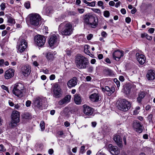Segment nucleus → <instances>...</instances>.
I'll use <instances>...</instances> for the list:
<instances>
[{
	"label": "nucleus",
	"instance_id": "nucleus-1",
	"mask_svg": "<svg viewBox=\"0 0 155 155\" xmlns=\"http://www.w3.org/2000/svg\"><path fill=\"white\" fill-rule=\"evenodd\" d=\"M75 62L77 67L79 69L86 68L89 63L87 58L80 54L76 56Z\"/></svg>",
	"mask_w": 155,
	"mask_h": 155
},
{
	"label": "nucleus",
	"instance_id": "nucleus-2",
	"mask_svg": "<svg viewBox=\"0 0 155 155\" xmlns=\"http://www.w3.org/2000/svg\"><path fill=\"white\" fill-rule=\"evenodd\" d=\"M58 30L63 35H70L73 31V26L71 24L64 22L59 25Z\"/></svg>",
	"mask_w": 155,
	"mask_h": 155
},
{
	"label": "nucleus",
	"instance_id": "nucleus-3",
	"mask_svg": "<svg viewBox=\"0 0 155 155\" xmlns=\"http://www.w3.org/2000/svg\"><path fill=\"white\" fill-rule=\"evenodd\" d=\"M83 19L84 25H87L89 27L94 28L97 25V20L96 21L95 17L90 14L83 16Z\"/></svg>",
	"mask_w": 155,
	"mask_h": 155
},
{
	"label": "nucleus",
	"instance_id": "nucleus-4",
	"mask_svg": "<svg viewBox=\"0 0 155 155\" xmlns=\"http://www.w3.org/2000/svg\"><path fill=\"white\" fill-rule=\"evenodd\" d=\"M30 24L34 26H38L41 20V16L37 13H32L28 15Z\"/></svg>",
	"mask_w": 155,
	"mask_h": 155
},
{
	"label": "nucleus",
	"instance_id": "nucleus-5",
	"mask_svg": "<svg viewBox=\"0 0 155 155\" xmlns=\"http://www.w3.org/2000/svg\"><path fill=\"white\" fill-rule=\"evenodd\" d=\"M117 107L119 110L126 111L130 109L131 107V104L126 99H124L120 101Z\"/></svg>",
	"mask_w": 155,
	"mask_h": 155
},
{
	"label": "nucleus",
	"instance_id": "nucleus-6",
	"mask_svg": "<svg viewBox=\"0 0 155 155\" xmlns=\"http://www.w3.org/2000/svg\"><path fill=\"white\" fill-rule=\"evenodd\" d=\"M27 43L25 39L22 37L19 38L17 42V48L20 53L23 52L26 48Z\"/></svg>",
	"mask_w": 155,
	"mask_h": 155
},
{
	"label": "nucleus",
	"instance_id": "nucleus-7",
	"mask_svg": "<svg viewBox=\"0 0 155 155\" xmlns=\"http://www.w3.org/2000/svg\"><path fill=\"white\" fill-rule=\"evenodd\" d=\"M52 94L53 97L58 98L61 97L62 95V91L60 85L55 83L52 89Z\"/></svg>",
	"mask_w": 155,
	"mask_h": 155
},
{
	"label": "nucleus",
	"instance_id": "nucleus-8",
	"mask_svg": "<svg viewBox=\"0 0 155 155\" xmlns=\"http://www.w3.org/2000/svg\"><path fill=\"white\" fill-rule=\"evenodd\" d=\"M60 41L59 36L58 35H53L49 38L48 43L50 47H56Z\"/></svg>",
	"mask_w": 155,
	"mask_h": 155
},
{
	"label": "nucleus",
	"instance_id": "nucleus-9",
	"mask_svg": "<svg viewBox=\"0 0 155 155\" xmlns=\"http://www.w3.org/2000/svg\"><path fill=\"white\" fill-rule=\"evenodd\" d=\"M34 41L38 46L42 47L45 42L46 39L44 36L38 35L35 37Z\"/></svg>",
	"mask_w": 155,
	"mask_h": 155
},
{
	"label": "nucleus",
	"instance_id": "nucleus-10",
	"mask_svg": "<svg viewBox=\"0 0 155 155\" xmlns=\"http://www.w3.org/2000/svg\"><path fill=\"white\" fill-rule=\"evenodd\" d=\"M12 119L15 123H19L20 121V113L17 110L13 111L12 114Z\"/></svg>",
	"mask_w": 155,
	"mask_h": 155
},
{
	"label": "nucleus",
	"instance_id": "nucleus-11",
	"mask_svg": "<svg viewBox=\"0 0 155 155\" xmlns=\"http://www.w3.org/2000/svg\"><path fill=\"white\" fill-rule=\"evenodd\" d=\"M107 150L112 155H117L120 153L119 150L117 147L113 146L112 144L108 145Z\"/></svg>",
	"mask_w": 155,
	"mask_h": 155
},
{
	"label": "nucleus",
	"instance_id": "nucleus-12",
	"mask_svg": "<svg viewBox=\"0 0 155 155\" xmlns=\"http://www.w3.org/2000/svg\"><path fill=\"white\" fill-rule=\"evenodd\" d=\"M31 72V67L28 65L23 66L21 68V73L25 76H28Z\"/></svg>",
	"mask_w": 155,
	"mask_h": 155
},
{
	"label": "nucleus",
	"instance_id": "nucleus-13",
	"mask_svg": "<svg viewBox=\"0 0 155 155\" xmlns=\"http://www.w3.org/2000/svg\"><path fill=\"white\" fill-rule=\"evenodd\" d=\"M83 112L87 115H91L94 112V109L86 105H84L83 106Z\"/></svg>",
	"mask_w": 155,
	"mask_h": 155
},
{
	"label": "nucleus",
	"instance_id": "nucleus-14",
	"mask_svg": "<svg viewBox=\"0 0 155 155\" xmlns=\"http://www.w3.org/2000/svg\"><path fill=\"white\" fill-rule=\"evenodd\" d=\"M133 127L136 129V131L139 133H141L143 131L142 126L138 121H134L133 122Z\"/></svg>",
	"mask_w": 155,
	"mask_h": 155
},
{
	"label": "nucleus",
	"instance_id": "nucleus-15",
	"mask_svg": "<svg viewBox=\"0 0 155 155\" xmlns=\"http://www.w3.org/2000/svg\"><path fill=\"white\" fill-rule=\"evenodd\" d=\"M136 56L137 60L140 64L143 65L145 63L146 58L143 55L137 53Z\"/></svg>",
	"mask_w": 155,
	"mask_h": 155
},
{
	"label": "nucleus",
	"instance_id": "nucleus-16",
	"mask_svg": "<svg viewBox=\"0 0 155 155\" xmlns=\"http://www.w3.org/2000/svg\"><path fill=\"white\" fill-rule=\"evenodd\" d=\"M123 55L122 51H117L114 52L112 56L114 59L117 61H119L121 57L123 56Z\"/></svg>",
	"mask_w": 155,
	"mask_h": 155
},
{
	"label": "nucleus",
	"instance_id": "nucleus-17",
	"mask_svg": "<svg viewBox=\"0 0 155 155\" xmlns=\"http://www.w3.org/2000/svg\"><path fill=\"white\" fill-rule=\"evenodd\" d=\"M14 70L9 69L5 71V78L6 79H8L12 77L14 75Z\"/></svg>",
	"mask_w": 155,
	"mask_h": 155
},
{
	"label": "nucleus",
	"instance_id": "nucleus-18",
	"mask_svg": "<svg viewBox=\"0 0 155 155\" xmlns=\"http://www.w3.org/2000/svg\"><path fill=\"white\" fill-rule=\"evenodd\" d=\"M77 78L75 77H74L70 80L67 83L68 87L69 88H71L74 87L77 84Z\"/></svg>",
	"mask_w": 155,
	"mask_h": 155
},
{
	"label": "nucleus",
	"instance_id": "nucleus-19",
	"mask_svg": "<svg viewBox=\"0 0 155 155\" xmlns=\"http://www.w3.org/2000/svg\"><path fill=\"white\" fill-rule=\"evenodd\" d=\"M71 98V96L70 95H67L62 100L59 101V104L60 105H62L64 104L69 102Z\"/></svg>",
	"mask_w": 155,
	"mask_h": 155
},
{
	"label": "nucleus",
	"instance_id": "nucleus-20",
	"mask_svg": "<svg viewBox=\"0 0 155 155\" xmlns=\"http://www.w3.org/2000/svg\"><path fill=\"white\" fill-rule=\"evenodd\" d=\"M90 98L91 101L94 102H97L99 101L100 96L98 94L94 93L90 96Z\"/></svg>",
	"mask_w": 155,
	"mask_h": 155
},
{
	"label": "nucleus",
	"instance_id": "nucleus-21",
	"mask_svg": "<svg viewBox=\"0 0 155 155\" xmlns=\"http://www.w3.org/2000/svg\"><path fill=\"white\" fill-rule=\"evenodd\" d=\"M23 91L13 88L12 90V93L15 96L21 98L23 97Z\"/></svg>",
	"mask_w": 155,
	"mask_h": 155
},
{
	"label": "nucleus",
	"instance_id": "nucleus-22",
	"mask_svg": "<svg viewBox=\"0 0 155 155\" xmlns=\"http://www.w3.org/2000/svg\"><path fill=\"white\" fill-rule=\"evenodd\" d=\"M74 101L75 104L79 105L81 104L82 99L80 95L76 94L74 95Z\"/></svg>",
	"mask_w": 155,
	"mask_h": 155
},
{
	"label": "nucleus",
	"instance_id": "nucleus-23",
	"mask_svg": "<svg viewBox=\"0 0 155 155\" xmlns=\"http://www.w3.org/2000/svg\"><path fill=\"white\" fill-rule=\"evenodd\" d=\"M114 140L117 143V144L119 147L122 145V140L120 136L119 135H115L114 137Z\"/></svg>",
	"mask_w": 155,
	"mask_h": 155
},
{
	"label": "nucleus",
	"instance_id": "nucleus-24",
	"mask_svg": "<svg viewBox=\"0 0 155 155\" xmlns=\"http://www.w3.org/2000/svg\"><path fill=\"white\" fill-rule=\"evenodd\" d=\"M147 77L148 80H152L155 78V74L151 70H149L147 74Z\"/></svg>",
	"mask_w": 155,
	"mask_h": 155
},
{
	"label": "nucleus",
	"instance_id": "nucleus-25",
	"mask_svg": "<svg viewBox=\"0 0 155 155\" xmlns=\"http://www.w3.org/2000/svg\"><path fill=\"white\" fill-rule=\"evenodd\" d=\"M105 91L108 92L107 94L108 96L111 95L115 91V88L114 87H112L110 88L108 86H105L104 89Z\"/></svg>",
	"mask_w": 155,
	"mask_h": 155
},
{
	"label": "nucleus",
	"instance_id": "nucleus-26",
	"mask_svg": "<svg viewBox=\"0 0 155 155\" xmlns=\"http://www.w3.org/2000/svg\"><path fill=\"white\" fill-rule=\"evenodd\" d=\"M146 95V94L144 92H140L139 93L138 97L137 98V101L139 103H140L142 99H143Z\"/></svg>",
	"mask_w": 155,
	"mask_h": 155
},
{
	"label": "nucleus",
	"instance_id": "nucleus-27",
	"mask_svg": "<svg viewBox=\"0 0 155 155\" xmlns=\"http://www.w3.org/2000/svg\"><path fill=\"white\" fill-rule=\"evenodd\" d=\"M41 100L40 98H36L35 100L34 104L38 108H40L42 106V103H41Z\"/></svg>",
	"mask_w": 155,
	"mask_h": 155
},
{
	"label": "nucleus",
	"instance_id": "nucleus-28",
	"mask_svg": "<svg viewBox=\"0 0 155 155\" xmlns=\"http://www.w3.org/2000/svg\"><path fill=\"white\" fill-rule=\"evenodd\" d=\"M24 87V86L23 84L18 83L15 84L13 88L23 91Z\"/></svg>",
	"mask_w": 155,
	"mask_h": 155
},
{
	"label": "nucleus",
	"instance_id": "nucleus-29",
	"mask_svg": "<svg viewBox=\"0 0 155 155\" xmlns=\"http://www.w3.org/2000/svg\"><path fill=\"white\" fill-rule=\"evenodd\" d=\"M46 57L47 60L50 61H53L54 59V55L51 52H48L46 54Z\"/></svg>",
	"mask_w": 155,
	"mask_h": 155
},
{
	"label": "nucleus",
	"instance_id": "nucleus-30",
	"mask_svg": "<svg viewBox=\"0 0 155 155\" xmlns=\"http://www.w3.org/2000/svg\"><path fill=\"white\" fill-rule=\"evenodd\" d=\"M104 74L107 75H110L112 73V71L108 68H106L103 70Z\"/></svg>",
	"mask_w": 155,
	"mask_h": 155
},
{
	"label": "nucleus",
	"instance_id": "nucleus-31",
	"mask_svg": "<svg viewBox=\"0 0 155 155\" xmlns=\"http://www.w3.org/2000/svg\"><path fill=\"white\" fill-rule=\"evenodd\" d=\"M90 47L89 46L87 45H85L84 46V52L85 53L89 55H90V54H91L88 50Z\"/></svg>",
	"mask_w": 155,
	"mask_h": 155
},
{
	"label": "nucleus",
	"instance_id": "nucleus-32",
	"mask_svg": "<svg viewBox=\"0 0 155 155\" xmlns=\"http://www.w3.org/2000/svg\"><path fill=\"white\" fill-rule=\"evenodd\" d=\"M141 36L142 38L145 37L147 40H151L152 39V36H149L146 33L141 34Z\"/></svg>",
	"mask_w": 155,
	"mask_h": 155
},
{
	"label": "nucleus",
	"instance_id": "nucleus-33",
	"mask_svg": "<svg viewBox=\"0 0 155 155\" xmlns=\"http://www.w3.org/2000/svg\"><path fill=\"white\" fill-rule=\"evenodd\" d=\"M23 118L25 119H29L31 118L30 114L28 113H24L22 115Z\"/></svg>",
	"mask_w": 155,
	"mask_h": 155
},
{
	"label": "nucleus",
	"instance_id": "nucleus-34",
	"mask_svg": "<svg viewBox=\"0 0 155 155\" xmlns=\"http://www.w3.org/2000/svg\"><path fill=\"white\" fill-rule=\"evenodd\" d=\"M131 87L129 86H126L124 88V93L127 94H130Z\"/></svg>",
	"mask_w": 155,
	"mask_h": 155
},
{
	"label": "nucleus",
	"instance_id": "nucleus-35",
	"mask_svg": "<svg viewBox=\"0 0 155 155\" xmlns=\"http://www.w3.org/2000/svg\"><path fill=\"white\" fill-rule=\"evenodd\" d=\"M45 123L44 121H41L40 123V125L41 130L43 131L45 129Z\"/></svg>",
	"mask_w": 155,
	"mask_h": 155
},
{
	"label": "nucleus",
	"instance_id": "nucleus-36",
	"mask_svg": "<svg viewBox=\"0 0 155 155\" xmlns=\"http://www.w3.org/2000/svg\"><path fill=\"white\" fill-rule=\"evenodd\" d=\"M8 22L11 23L12 24H14L15 23V20L12 18H9L8 19Z\"/></svg>",
	"mask_w": 155,
	"mask_h": 155
},
{
	"label": "nucleus",
	"instance_id": "nucleus-37",
	"mask_svg": "<svg viewBox=\"0 0 155 155\" xmlns=\"http://www.w3.org/2000/svg\"><path fill=\"white\" fill-rule=\"evenodd\" d=\"M104 16L107 18L108 17L110 16V12L108 11H104Z\"/></svg>",
	"mask_w": 155,
	"mask_h": 155
},
{
	"label": "nucleus",
	"instance_id": "nucleus-38",
	"mask_svg": "<svg viewBox=\"0 0 155 155\" xmlns=\"http://www.w3.org/2000/svg\"><path fill=\"white\" fill-rule=\"evenodd\" d=\"M114 81L117 85V87H119L120 86V81L117 78H114Z\"/></svg>",
	"mask_w": 155,
	"mask_h": 155
},
{
	"label": "nucleus",
	"instance_id": "nucleus-39",
	"mask_svg": "<svg viewBox=\"0 0 155 155\" xmlns=\"http://www.w3.org/2000/svg\"><path fill=\"white\" fill-rule=\"evenodd\" d=\"M24 6L27 9L29 8L30 6V2H25L24 4Z\"/></svg>",
	"mask_w": 155,
	"mask_h": 155
},
{
	"label": "nucleus",
	"instance_id": "nucleus-40",
	"mask_svg": "<svg viewBox=\"0 0 155 155\" xmlns=\"http://www.w3.org/2000/svg\"><path fill=\"white\" fill-rule=\"evenodd\" d=\"M153 116V115L152 114H150L148 116L147 118L150 123L153 122V121L152 120Z\"/></svg>",
	"mask_w": 155,
	"mask_h": 155
},
{
	"label": "nucleus",
	"instance_id": "nucleus-41",
	"mask_svg": "<svg viewBox=\"0 0 155 155\" xmlns=\"http://www.w3.org/2000/svg\"><path fill=\"white\" fill-rule=\"evenodd\" d=\"M6 150L4 146L2 144L0 145V151L5 152Z\"/></svg>",
	"mask_w": 155,
	"mask_h": 155
},
{
	"label": "nucleus",
	"instance_id": "nucleus-42",
	"mask_svg": "<svg viewBox=\"0 0 155 155\" xmlns=\"http://www.w3.org/2000/svg\"><path fill=\"white\" fill-rule=\"evenodd\" d=\"M1 9L3 11L4 10L5 8V3H2L0 5Z\"/></svg>",
	"mask_w": 155,
	"mask_h": 155
},
{
	"label": "nucleus",
	"instance_id": "nucleus-43",
	"mask_svg": "<svg viewBox=\"0 0 155 155\" xmlns=\"http://www.w3.org/2000/svg\"><path fill=\"white\" fill-rule=\"evenodd\" d=\"M93 11L97 13L100 14L101 13V11L99 9L97 8H93Z\"/></svg>",
	"mask_w": 155,
	"mask_h": 155
},
{
	"label": "nucleus",
	"instance_id": "nucleus-44",
	"mask_svg": "<svg viewBox=\"0 0 155 155\" xmlns=\"http://www.w3.org/2000/svg\"><path fill=\"white\" fill-rule=\"evenodd\" d=\"M1 87H2V88L6 90V91H7L8 93H9V91H8V88L6 87V86H5V85H2L1 86Z\"/></svg>",
	"mask_w": 155,
	"mask_h": 155
},
{
	"label": "nucleus",
	"instance_id": "nucleus-45",
	"mask_svg": "<svg viewBox=\"0 0 155 155\" xmlns=\"http://www.w3.org/2000/svg\"><path fill=\"white\" fill-rule=\"evenodd\" d=\"M101 35L103 37L105 38L107 35V34L106 33V32L103 31L101 32Z\"/></svg>",
	"mask_w": 155,
	"mask_h": 155
},
{
	"label": "nucleus",
	"instance_id": "nucleus-46",
	"mask_svg": "<svg viewBox=\"0 0 155 155\" xmlns=\"http://www.w3.org/2000/svg\"><path fill=\"white\" fill-rule=\"evenodd\" d=\"M31 102L30 101H27L26 103V106L27 107H29L31 104Z\"/></svg>",
	"mask_w": 155,
	"mask_h": 155
},
{
	"label": "nucleus",
	"instance_id": "nucleus-47",
	"mask_svg": "<svg viewBox=\"0 0 155 155\" xmlns=\"http://www.w3.org/2000/svg\"><path fill=\"white\" fill-rule=\"evenodd\" d=\"M126 22L127 23H129L131 21V18L129 17H127L125 19Z\"/></svg>",
	"mask_w": 155,
	"mask_h": 155
},
{
	"label": "nucleus",
	"instance_id": "nucleus-48",
	"mask_svg": "<svg viewBox=\"0 0 155 155\" xmlns=\"http://www.w3.org/2000/svg\"><path fill=\"white\" fill-rule=\"evenodd\" d=\"M55 75L54 74H51L50 77V80H53L55 79Z\"/></svg>",
	"mask_w": 155,
	"mask_h": 155
},
{
	"label": "nucleus",
	"instance_id": "nucleus-49",
	"mask_svg": "<svg viewBox=\"0 0 155 155\" xmlns=\"http://www.w3.org/2000/svg\"><path fill=\"white\" fill-rule=\"evenodd\" d=\"M96 2H90L89 6L93 7L95 6Z\"/></svg>",
	"mask_w": 155,
	"mask_h": 155
},
{
	"label": "nucleus",
	"instance_id": "nucleus-50",
	"mask_svg": "<svg viewBox=\"0 0 155 155\" xmlns=\"http://www.w3.org/2000/svg\"><path fill=\"white\" fill-rule=\"evenodd\" d=\"M78 11L80 13L82 14L84 12V10L83 8H78Z\"/></svg>",
	"mask_w": 155,
	"mask_h": 155
},
{
	"label": "nucleus",
	"instance_id": "nucleus-51",
	"mask_svg": "<svg viewBox=\"0 0 155 155\" xmlns=\"http://www.w3.org/2000/svg\"><path fill=\"white\" fill-rule=\"evenodd\" d=\"M7 32L6 30H4L2 31V36H5L7 34Z\"/></svg>",
	"mask_w": 155,
	"mask_h": 155
},
{
	"label": "nucleus",
	"instance_id": "nucleus-52",
	"mask_svg": "<svg viewBox=\"0 0 155 155\" xmlns=\"http://www.w3.org/2000/svg\"><path fill=\"white\" fill-rule=\"evenodd\" d=\"M119 80L122 82L124 81V77L123 76H120L119 77Z\"/></svg>",
	"mask_w": 155,
	"mask_h": 155
},
{
	"label": "nucleus",
	"instance_id": "nucleus-53",
	"mask_svg": "<svg viewBox=\"0 0 155 155\" xmlns=\"http://www.w3.org/2000/svg\"><path fill=\"white\" fill-rule=\"evenodd\" d=\"M103 3L101 1H99L98 2L97 5L100 6H102L103 5Z\"/></svg>",
	"mask_w": 155,
	"mask_h": 155
},
{
	"label": "nucleus",
	"instance_id": "nucleus-54",
	"mask_svg": "<svg viewBox=\"0 0 155 155\" xmlns=\"http://www.w3.org/2000/svg\"><path fill=\"white\" fill-rule=\"evenodd\" d=\"M121 13L123 14H125L126 13V11L124 8H122L120 10Z\"/></svg>",
	"mask_w": 155,
	"mask_h": 155
},
{
	"label": "nucleus",
	"instance_id": "nucleus-55",
	"mask_svg": "<svg viewBox=\"0 0 155 155\" xmlns=\"http://www.w3.org/2000/svg\"><path fill=\"white\" fill-rule=\"evenodd\" d=\"M154 28H151L149 29L148 31L150 33H152L154 32Z\"/></svg>",
	"mask_w": 155,
	"mask_h": 155
},
{
	"label": "nucleus",
	"instance_id": "nucleus-56",
	"mask_svg": "<svg viewBox=\"0 0 155 155\" xmlns=\"http://www.w3.org/2000/svg\"><path fill=\"white\" fill-rule=\"evenodd\" d=\"M151 106L150 105H147L145 107V109L146 110H148L151 108Z\"/></svg>",
	"mask_w": 155,
	"mask_h": 155
},
{
	"label": "nucleus",
	"instance_id": "nucleus-57",
	"mask_svg": "<svg viewBox=\"0 0 155 155\" xmlns=\"http://www.w3.org/2000/svg\"><path fill=\"white\" fill-rule=\"evenodd\" d=\"M109 4L110 6H114L115 5V3L113 1H111L109 2Z\"/></svg>",
	"mask_w": 155,
	"mask_h": 155
},
{
	"label": "nucleus",
	"instance_id": "nucleus-58",
	"mask_svg": "<svg viewBox=\"0 0 155 155\" xmlns=\"http://www.w3.org/2000/svg\"><path fill=\"white\" fill-rule=\"evenodd\" d=\"M93 37L92 35L90 34L89 35L87 36V38L88 40H90L91 39V38Z\"/></svg>",
	"mask_w": 155,
	"mask_h": 155
},
{
	"label": "nucleus",
	"instance_id": "nucleus-59",
	"mask_svg": "<svg viewBox=\"0 0 155 155\" xmlns=\"http://www.w3.org/2000/svg\"><path fill=\"white\" fill-rule=\"evenodd\" d=\"M4 62V61L3 59H2L0 60V66H3Z\"/></svg>",
	"mask_w": 155,
	"mask_h": 155
},
{
	"label": "nucleus",
	"instance_id": "nucleus-60",
	"mask_svg": "<svg viewBox=\"0 0 155 155\" xmlns=\"http://www.w3.org/2000/svg\"><path fill=\"white\" fill-rule=\"evenodd\" d=\"M11 126L13 127H15L17 125V123H15L12 121V120L11 121Z\"/></svg>",
	"mask_w": 155,
	"mask_h": 155
},
{
	"label": "nucleus",
	"instance_id": "nucleus-61",
	"mask_svg": "<svg viewBox=\"0 0 155 155\" xmlns=\"http://www.w3.org/2000/svg\"><path fill=\"white\" fill-rule=\"evenodd\" d=\"M48 153L50 154H52L54 152V150L53 149H50L48 151Z\"/></svg>",
	"mask_w": 155,
	"mask_h": 155
},
{
	"label": "nucleus",
	"instance_id": "nucleus-62",
	"mask_svg": "<svg viewBox=\"0 0 155 155\" xmlns=\"http://www.w3.org/2000/svg\"><path fill=\"white\" fill-rule=\"evenodd\" d=\"M76 14V13L75 12H70L69 15H75Z\"/></svg>",
	"mask_w": 155,
	"mask_h": 155
},
{
	"label": "nucleus",
	"instance_id": "nucleus-63",
	"mask_svg": "<svg viewBox=\"0 0 155 155\" xmlns=\"http://www.w3.org/2000/svg\"><path fill=\"white\" fill-rule=\"evenodd\" d=\"M91 77L90 76H87L86 77V79L87 81H88L91 80Z\"/></svg>",
	"mask_w": 155,
	"mask_h": 155
},
{
	"label": "nucleus",
	"instance_id": "nucleus-64",
	"mask_svg": "<svg viewBox=\"0 0 155 155\" xmlns=\"http://www.w3.org/2000/svg\"><path fill=\"white\" fill-rule=\"evenodd\" d=\"M5 28V25H2L0 26V29L3 30Z\"/></svg>",
	"mask_w": 155,
	"mask_h": 155
}]
</instances>
